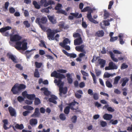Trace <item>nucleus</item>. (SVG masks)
Wrapping results in <instances>:
<instances>
[{"label":"nucleus","instance_id":"obj_1","mask_svg":"<svg viewBox=\"0 0 132 132\" xmlns=\"http://www.w3.org/2000/svg\"><path fill=\"white\" fill-rule=\"evenodd\" d=\"M78 103L76 101L71 102L68 104V106L65 108L64 112L65 114H68L69 113L70 109L75 112H79L81 110L79 109Z\"/></svg>","mask_w":132,"mask_h":132},{"label":"nucleus","instance_id":"obj_2","mask_svg":"<svg viewBox=\"0 0 132 132\" xmlns=\"http://www.w3.org/2000/svg\"><path fill=\"white\" fill-rule=\"evenodd\" d=\"M87 11H88V13L87 14V18L89 21L94 24L98 23V22L93 19L92 17L91 13L93 12V10L89 6H87L81 10V12H82Z\"/></svg>","mask_w":132,"mask_h":132},{"label":"nucleus","instance_id":"obj_3","mask_svg":"<svg viewBox=\"0 0 132 132\" xmlns=\"http://www.w3.org/2000/svg\"><path fill=\"white\" fill-rule=\"evenodd\" d=\"M26 88V86L22 84H15L12 87L11 91L14 94H18L21 90L25 89Z\"/></svg>","mask_w":132,"mask_h":132},{"label":"nucleus","instance_id":"obj_4","mask_svg":"<svg viewBox=\"0 0 132 132\" xmlns=\"http://www.w3.org/2000/svg\"><path fill=\"white\" fill-rule=\"evenodd\" d=\"M47 21V19L46 17H43L40 19V18H36L35 22L37 23L40 27L44 31L46 30V28L43 25V24H45Z\"/></svg>","mask_w":132,"mask_h":132},{"label":"nucleus","instance_id":"obj_5","mask_svg":"<svg viewBox=\"0 0 132 132\" xmlns=\"http://www.w3.org/2000/svg\"><path fill=\"white\" fill-rule=\"evenodd\" d=\"M60 31V30L58 29L52 30L51 29L49 28L46 31L47 37L49 40L51 39L52 40H54L55 34Z\"/></svg>","mask_w":132,"mask_h":132},{"label":"nucleus","instance_id":"obj_6","mask_svg":"<svg viewBox=\"0 0 132 132\" xmlns=\"http://www.w3.org/2000/svg\"><path fill=\"white\" fill-rule=\"evenodd\" d=\"M51 76L54 77L56 78L59 79L57 82L58 85H59L61 83V80L65 78V76L64 75L57 73L56 71H54L51 73Z\"/></svg>","mask_w":132,"mask_h":132},{"label":"nucleus","instance_id":"obj_7","mask_svg":"<svg viewBox=\"0 0 132 132\" xmlns=\"http://www.w3.org/2000/svg\"><path fill=\"white\" fill-rule=\"evenodd\" d=\"M70 41L68 38H65L63 41V43H60L59 45L62 47L64 48L67 50H70V46L68 45H66L68 43L70 44Z\"/></svg>","mask_w":132,"mask_h":132},{"label":"nucleus","instance_id":"obj_8","mask_svg":"<svg viewBox=\"0 0 132 132\" xmlns=\"http://www.w3.org/2000/svg\"><path fill=\"white\" fill-rule=\"evenodd\" d=\"M11 29V27L9 26L5 27H3L0 29V32L2 33L3 36H8L9 35V33L8 32L6 31Z\"/></svg>","mask_w":132,"mask_h":132},{"label":"nucleus","instance_id":"obj_9","mask_svg":"<svg viewBox=\"0 0 132 132\" xmlns=\"http://www.w3.org/2000/svg\"><path fill=\"white\" fill-rule=\"evenodd\" d=\"M118 68V67L116 65V64L112 62H110L108 66L105 67V69L106 70L116 69Z\"/></svg>","mask_w":132,"mask_h":132},{"label":"nucleus","instance_id":"obj_10","mask_svg":"<svg viewBox=\"0 0 132 132\" xmlns=\"http://www.w3.org/2000/svg\"><path fill=\"white\" fill-rule=\"evenodd\" d=\"M21 38L22 37L17 34L11 36H10V40L12 42H17L20 40Z\"/></svg>","mask_w":132,"mask_h":132},{"label":"nucleus","instance_id":"obj_11","mask_svg":"<svg viewBox=\"0 0 132 132\" xmlns=\"http://www.w3.org/2000/svg\"><path fill=\"white\" fill-rule=\"evenodd\" d=\"M27 39H23L22 41H18L16 42L15 44L14 45L15 48L18 50H20L21 45L22 42H24L27 41Z\"/></svg>","mask_w":132,"mask_h":132},{"label":"nucleus","instance_id":"obj_12","mask_svg":"<svg viewBox=\"0 0 132 132\" xmlns=\"http://www.w3.org/2000/svg\"><path fill=\"white\" fill-rule=\"evenodd\" d=\"M63 84L62 83H61L59 85V91L61 93H63L64 94H66L67 92V88L65 87L63 88L62 86Z\"/></svg>","mask_w":132,"mask_h":132},{"label":"nucleus","instance_id":"obj_13","mask_svg":"<svg viewBox=\"0 0 132 132\" xmlns=\"http://www.w3.org/2000/svg\"><path fill=\"white\" fill-rule=\"evenodd\" d=\"M51 97L49 98L48 99L49 102L55 104H56L57 102L56 100L57 99V97L54 95H51Z\"/></svg>","mask_w":132,"mask_h":132},{"label":"nucleus","instance_id":"obj_14","mask_svg":"<svg viewBox=\"0 0 132 132\" xmlns=\"http://www.w3.org/2000/svg\"><path fill=\"white\" fill-rule=\"evenodd\" d=\"M62 52L65 55L68 56H69L71 58H75L77 56V55L76 54L73 53H69L64 50H62Z\"/></svg>","mask_w":132,"mask_h":132},{"label":"nucleus","instance_id":"obj_15","mask_svg":"<svg viewBox=\"0 0 132 132\" xmlns=\"http://www.w3.org/2000/svg\"><path fill=\"white\" fill-rule=\"evenodd\" d=\"M54 9L55 10H57L56 12L57 13H61L64 14L65 15H67V13L65 11L61 9V8H59L58 7H57V5L55 7Z\"/></svg>","mask_w":132,"mask_h":132},{"label":"nucleus","instance_id":"obj_16","mask_svg":"<svg viewBox=\"0 0 132 132\" xmlns=\"http://www.w3.org/2000/svg\"><path fill=\"white\" fill-rule=\"evenodd\" d=\"M40 114L39 112V109L38 108H36L35 109V111L34 113L31 116L32 117L35 118L38 117Z\"/></svg>","mask_w":132,"mask_h":132},{"label":"nucleus","instance_id":"obj_17","mask_svg":"<svg viewBox=\"0 0 132 132\" xmlns=\"http://www.w3.org/2000/svg\"><path fill=\"white\" fill-rule=\"evenodd\" d=\"M8 109L9 112L11 116H16V112L15 109L11 106H9L8 108Z\"/></svg>","mask_w":132,"mask_h":132},{"label":"nucleus","instance_id":"obj_18","mask_svg":"<svg viewBox=\"0 0 132 132\" xmlns=\"http://www.w3.org/2000/svg\"><path fill=\"white\" fill-rule=\"evenodd\" d=\"M37 120L35 118H32L29 120L30 124L32 127L36 126L37 123Z\"/></svg>","mask_w":132,"mask_h":132},{"label":"nucleus","instance_id":"obj_19","mask_svg":"<svg viewBox=\"0 0 132 132\" xmlns=\"http://www.w3.org/2000/svg\"><path fill=\"white\" fill-rule=\"evenodd\" d=\"M65 23L63 21L60 22L58 24L60 28H63L64 29H67L69 28V26L67 25H65Z\"/></svg>","mask_w":132,"mask_h":132},{"label":"nucleus","instance_id":"obj_20","mask_svg":"<svg viewBox=\"0 0 132 132\" xmlns=\"http://www.w3.org/2000/svg\"><path fill=\"white\" fill-rule=\"evenodd\" d=\"M82 42L81 37H80L74 40V44L75 45H80L82 43Z\"/></svg>","mask_w":132,"mask_h":132},{"label":"nucleus","instance_id":"obj_21","mask_svg":"<svg viewBox=\"0 0 132 132\" xmlns=\"http://www.w3.org/2000/svg\"><path fill=\"white\" fill-rule=\"evenodd\" d=\"M98 63L100 65V67L101 68H103L106 63V61L102 59H99L98 60Z\"/></svg>","mask_w":132,"mask_h":132},{"label":"nucleus","instance_id":"obj_22","mask_svg":"<svg viewBox=\"0 0 132 132\" xmlns=\"http://www.w3.org/2000/svg\"><path fill=\"white\" fill-rule=\"evenodd\" d=\"M27 42V41H25L23 42H22L21 45L22 46H21V47L20 48V50H22L24 51L27 49V45L28 43Z\"/></svg>","mask_w":132,"mask_h":132},{"label":"nucleus","instance_id":"obj_23","mask_svg":"<svg viewBox=\"0 0 132 132\" xmlns=\"http://www.w3.org/2000/svg\"><path fill=\"white\" fill-rule=\"evenodd\" d=\"M112 117V116L111 114H105L103 116V118L106 120H110Z\"/></svg>","mask_w":132,"mask_h":132},{"label":"nucleus","instance_id":"obj_24","mask_svg":"<svg viewBox=\"0 0 132 132\" xmlns=\"http://www.w3.org/2000/svg\"><path fill=\"white\" fill-rule=\"evenodd\" d=\"M104 34V32L103 30H99L97 31L95 34V36L98 37H102Z\"/></svg>","mask_w":132,"mask_h":132},{"label":"nucleus","instance_id":"obj_25","mask_svg":"<svg viewBox=\"0 0 132 132\" xmlns=\"http://www.w3.org/2000/svg\"><path fill=\"white\" fill-rule=\"evenodd\" d=\"M47 17L50 21L51 22L52 24H54L56 23V20L54 19L53 16L48 15Z\"/></svg>","mask_w":132,"mask_h":132},{"label":"nucleus","instance_id":"obj_26","mask_svg":"<svg viewBox=\"0 0 132 132\" xmlns=\"http://www.w3.org/2000/svg\"><path fill=\"white\" fill-rule=\"evenodd\" d=\"M109 53L110 55L111 59L113 61L116 62H117L118 61V59L114 57V55L112 52L111 51H109Z\"/></svg>","mask_w":132,"mask_h":132},{"label":"nucleus","instance_id":"obj_27","mask_svg":"<svg viewBox=\"0 0 132 132\" xmlns=\"http://www.w3.org/2000/svg\"><path fill=\"white\" fill-rule=\"evenodd\" d=\"M3 122L4 123L3 127L5 130H7L9 129L10 127H8L6 126V125L8 124V121L7 119H5L3 120Z\"/></svg>","mask_w":132,"mask_h":132},{"label":"nucleus","instance_id":"obj_28","mask_svg":"<svg viewBox=\"0 0 132 132\" xmlns=\"http://www.w3.org/2000/svg\"><path fill=\"white\" fill-rule=\"evenodd\" d=\"M121 81H123V82L121 84V86L123 87L126 85V83L129 81V79L127 77L123 78L121 79Z\"/></svg>","mask_w":132,"mask_h":132},{"label":"nucleus","instance_id":"obj_29","mask_svg":"<svg viewBox=\"0 0 132 132\" xmlns=\"http://www.w3.org/2000/svg\"><path fill=\"white\" fill-rule=\"evenodd\" d=\"M66 77H67V79L68 81V82L69 84H71L72 83L73 80L71 77V75L69 73H68L66 75Z\"/></svg>","mask_w":132,"mask_h":132},{"label":"nucleus","instance_id":"obj_30","mask_svg":"<svg viewBox=\"0 0 132 132\" xmlns=\"http://www.w3.org/2000/svg\"><path fill=\"white\" fill-rule=\"evenodd\" d=\"M35 95L34 94H29L27 95V98L30 100H33L35 98Z\"/></svg>","mask_w":132,"mask_h":132},{"label":"nucleus","instance_id":"obj_31","mask_svg":"<svg viewBox=\"0 0 132 132\" xmlns=\"http://www.w3.org/2000/svg\"><path fill=\"white\" fill-rule=\"evenodd\" d=\"M84 45H82L80 46H76L75 47V49L77 51L81 52L83 48H84Z\"/></svg>","mask_w":132,"mask_h":132},{"label":"nucleus","instance_id":"obj_32","mask_svg":"<svg viewBox=\"0 0 132 132\" xmlns=\"http://www.w3.org/2000/svg\"><path fill=\"white\" fill-rule=\"evenodd\" d=\"M33 4L34 5L35 7L37 9H39L40 8V5L36 1H34L32 2Z\"/></svg>","mask_w":132,"mask_h":132},{"label":"nucleus","instance_id":"obj_33","mask_svg":"<svg viewBox=\"0 0 132 132\" xmlns=\"http://www.w3.org/2000/svg\"><path fill=\"white\" fill-rule=\"evenodd\" d=\"M15 127L16 128L20 130H22L24 128V126L22 124L20 125L18 124H16L15 125Z\"/></svg>","mask_w":132,"mask_h":132},{"label":"nucleus","instance_id":"obj_34","mask_svg":"<svg viewBox=\"0 0 132 132\" xmlns=\"http://www.w3.org/2000/svg\"><path fill=\"white\" fill-rule=\"evenodd\" d=\"M118 37H119V40L120 42V44L122 45L124 43V41L123 40L122 38L123 37V35H122L121 34H119L118 35Z\"/></svg>","mask_w":132,"mask_h":132},{"label":"nucleus","instance_id":"obj_35","mask_svg":"<svg viewBox=\"0 0 132 132\" xmlns=\"http://www.w3.org/2000/svg\"><path fill=\"white\" fill-rule=\"evenodd\" d=\"M121 77L120 76H118L116 77L114 79V81L113 84L116 85L118 83L119 81L121 78Z\"/></svg>","mask_w":132,"mask_h":132},{"label":"nucleus","instance_id":"obj_36","mask_svg":"<svg viewBox=\"0 0 132 132\" xmlns=\"http://www.w3.org/2000/svg\"><path fill=\"white\" fill-rule=\"evenodd\" d=\"M23 109L29 110H32L34 109V108L31 106L28 105L24 106H23Z\"/></svg>","mask_w":132,"mask_h":132},{"label":"nucleus","instance_id":"obj_37","mask_svg":"<svg viewBox=\"0 0 132 132\" xmlns=\"http://www.w3.org/2000/svg\"><path fill=\"white\" fill-rule=\"evenodd\" d=\"M41 103L39 99L37 97L35 98L34 104L35 105H38Z\"/></svg>","mask_w":132,"mask_h":132},{"label":"nucleus","instance_id":"obj_38","mask_svg":"<svg viewBox=\"0 0 132 132\" xmlns=\"http://www.w3.org/2000/svg\"><path fill=\"white\" fill-rule=\"evenodd\" d=\"M8 55L9 58L13 62L16 63V59L15 58L14 56L11 54H8Z\"/></svg>","mask_w":132,"mask_h":132},{"label":"nucleus","instance_id":"obj_39","mask_svg":"<svg viewBox=\"0 0 132 132\" xmlns=\"http://www.w3.org/2000/svg\"><path fill=\"white\" fill-rule=\"evenodd\" d=\"M110 14L109 12H108L106 10L104 11V14L103 16L104 19H106L108 18Z\"/></svg>","mask_w":132,"mask_h":132},{"label":"nucleus","instance_id":"obj_40","mask_svg":"<svg viewBox=\"0 0 132 132\" xmlns=\"http://www.w3.org/2000/svg\"><path fill=\"white\" fill-rule=\"evenodd\" d=\"M34 76L36 78H39L40 77V74L37 69H36L34 73Z\"/></svg>","mask_w":132,"mask_h":132},{"label":"nucleus","instance_id":"obj_41","mask_svg":"<svg viewBox=\"0 0 132 132\" xmlns=\"http://www.w3.org/2000/svg\"><path fill=\"white\" fill-rule=\"evenodd\" d=\"M23 24L25 26V27L26 28H29L30 26V24L29 23L28 21H25L23 22Z\"/></svg>","mask_w":132,"mask_h":132},{"label":"nucleus","instance_id":"obj_42","mask_svg":"<svg viewBox=\"0 0 132 132\" xmlns=\"http://www.w3.org/2000/svg\"><path fill=\"white\" fill-rule=\"evenodd\" d=\"M77 117L76 116H74L71 118L72 122L73 123H75L77 120Z\"/></svg>","mask_w":132,"mask_h":132},{"label":"nucleus","instance_id":"obj_43","mask_svg":"<svg viewBox=\"0 0 132 132\" xmlns=\"http://www.w3.org/2000/svg\"><path fill=\"white\" fill-rule=\"evenodd\" d=\"M105 84L106 86L109 88H111L112 86V84L109 80H107Z\"/></svg>","mask_w":132,"mask_h":132},{"label":"nucleus","instance_id":"obj_44","mask_svg":"<svg viewBox=\"0 0 132 132\" xmlns=\"http://www.w3.org/2000/svg\"><path fill=\"white\" fill-rule=\"evenodd\" d=\"M10 13L11 14L14 13L15 11V9L13 7H10L9 9Z\"/></svg>","mask_w":132,"mask_h":132},{"label":"nucleus","instance_id":"obj_45","mask_svg":"<svg viewBox=\"0 0 132 132\" xmlns=\"http://www.w3.org/2000/svg\"><path fill=\"white\" fill-rule=\"evenodd\" d=\"M100 125L103 127H104L106 126L107 125V123L105 121H100Z\"/></svg>","mask_w":132,"mask_h":132},{"label":"nucleus","instance_id":"obj_46","mask_svg":"<svg viewBox=\"0 0 132 132\" xmlns=\"http://www.w3.org/2000/svg\"><path fill=\"white\" fill-rule=\"evenodd\" d=\"M40 42L41 43L39 44V45L41 47H42V45H43V46L44 47H45V48H47V47L45 45L44 42L43 40H41L40 41Z\"/></svg>","mask_w":132,"mask_h":132},{"label":"nucleus","instance_id":"obj_47","mask_svg":"<svg viewBox=\"0 0 132 132\" xmlns=\"http://www.w3.org/2000/svg\"><path fill=\"white\" fill-rule=\"evenodd\" d=\"M113 3L114 1L112 0L110 1L108 7V9H111L112 6L113 5Z\"/></svg>","mask_w":132,"mask_h":132},{"label":"nucleus","instance_id":"obj_48","mask_svg":"<svg viewBox=\"0 0 132 132\" xmlns=\"http://www.w3.org/2000/svg\"><path fill=\"white\" fill-rule=\"evenodd\" d=\"M35 64L36 67L37 68H39L41 67L42 64L41 63H38L37 62H35Z\"/></svg>","mask_w":132,"mask_h":132},{"label":"nucleus","instance_id":"obj_49","mask_svg":"<svg viewBox=\"0 0 132 132\" xmlns=\"http://www.w3.org/2000/svg\"><path fill=\"white\" fill-rule=\"evenodd\" d=\"M83 18H82V26L84 28H86L87 27V25L85 22L83 21Z\"/></svg>","mask_w":132,"mask_h":132},{"label":"nucleus","instance_id":"obj_50","mask_svg":"<svg viewBox=\"0 0 132 132\" xmlns=\"http://www.w3.org/2000/svg\"><path fill=\"white\" fill-rule=\"evenodd\" d=\"M59 117L60 119L62 120H64L66 119L65 117L63 114H60L59 116Z\"/></svg>","mask_w":132,"mask_h":132},{"label":"nucleus","instance_id":"obj_51","mask_svg":"<svg viewBox=\"0 0 132 132\" xmlns=\"http://www.w3.org/2000/svg\"><path fill=\"white\" fill-rule=\"evenodd\" d=\"M73 37L75 38L78 37V38L81 37L80 34L78 33H76L73 34Z\"/></svg>","mask_w":132,"mask_h":132},{"label":"nucleus","instance_id":"obj_52","mask_svg":"<svg viewBox=\"0 0 132 132\" xmlns=\"http://www.w3.org/2000/svg\"><path fill=\"white\" fill-rule=\"evenodd\" d=\"M70 14L73 17H74L76 18H77V17L78 16L79 13H71Z\"/></svg>","mask_w":132,"mask_h":132},{"label":"nucleus","instance_id":"obj_53","mask_svg":"<svg viewBox=\"0 0 132 132\" xmlns=\"http://www.w3.org/2000/svg\"><path fill=\"white\" fill-rule=\"evenodd\" d=\"M93 97L94 100H97L98 99V94L96 93H94L93 94Z\"/></svg>","mask_w":132,"mask_h":132},{"label":"nucleus","instance_id":"obj_54","mask_svg":"<svg viewBox=\"0 0 132 132\" xmlns=\"http://www.w3.org/2000/svg\"><path fill=\"white\" fill-rule=\"evenodd\" d=\"M112 75L108 73H105L103 77L104 78H109L110 76H111Z\"/></svg>","mask_w":132,"mask_h":132},{"label":"nucleus","instance_id":"obj_55","mask_svg":"<svg viewBox=\"0 0 132 132\" xmlns=\"http://www.w3.org/2000/svg\"><path fill=\"white\" fill-rule=\"evenodd\" d=\"M122 90L123 91L122 92L123 94L125 96H126L127 94V89L126 88H124L123 89H122Z\"/></svg>","mask_w":132,"mask_h":132},{"label":"nucleus","instance_id":"obj_56","mask_svg":"<svg viewBox=\"0 0 132 132\" xmlns=\"http://www.w3.org/2000/svg\"><path fill=\"white\" fill-rule=\"evenodd\" d=\"M118 38V37L117 36H116L111 37L110 38V41L111 42H113L116 40H117Z\"/></svg>","mask_w":132,"mask_h":132},{"label":"nucleus","instance_id":"obj_57","mask_svg":"<svg viewBox=\"0 0 132 132\" xmlns=\"http://www.w3.org/2000/svg\"><path fill=\"white\" fill-rule=\"evenodd\" d=\"M80 72L83 76L86 77H88V74L84 71L81 70L80 71Z\"/></svg>","mask_w":132,"mask_h":132},{"label":"nucleus","instance_id":"obj_58","mask_svg":"<svg viewBox=\"0 0 132 132\" xmlns=\"http://www.w3.org/2000/svg\"><path fill=\"white\" fill-rule=\"evenodd\" d=\"M41 11L42 12H45L46 13H49V11L47 8H45L41 10Z\"/></svg>","mask_w":132,"mask_h":132},{"label":"nucleus","instance_id":"obj_59","mask_svg":"<svg viewBox=\"0 0 132 132\" xmlns=\"http://www.w3.org/2000/svg\"><path fill=\"white\" fill-rule=\"evenodd\" d=\"M30 112L28 110L25 111L24 112H23L22 113L23 115L24 116H26L28 115V114L30 113Z\"/></svg>","mask_w":132,"mask_h":132},{"label":"nucleus","instance_id":"obj_60","mask_svg":"<svg viewBox=\"0 0 132 132\" xmlns=\"http://www.w3.org/2000/svg\"><path fill=\"white\" fill-rule=\"evenodd\" d=\"M44 93L45 95L47 96H48L50 94V92L47 89L46 90L44 91Z\"/></svg>","mask_w":132,"mask_h":132},{"label":"nucleus","instance_id":"obj_61","mask_svg":"<svg viewBox=\"0 0 132 132\" xmlns=\"http://www.w3.org/2000/svg\"><path fill=\"white\" fill-rule=\"evenodd\" d=\"M15 67L21 70H22L23 69V67L21 66L20 64H16L15 65Z\"/></svg>","mask_w":132,"mask_h":132},{"label":"nucleus","instance_id":"obj_62","mask_svg":"<svg viewBox=\"0 0 132 132\" xmlns=\"http://www.w3.org/2000/svg\"><path fill=\"white\" fill-rule=\"evenodd\" d=\"M128 65L126 64L125 63L122 64L121 66V69H124L128 68Z\"/></svg>","mask_w":132,"mask_h":132},{"label":"nucleus","instance_id":"obj_63","mask_svg":"<svg viewBox=\"0 0 132 132\" xmlns=\"http://www.w3.org/2000/svg\"><path fill=\"white\" fill-rule=\"evenodd\" d=\"M57 71L60 73H66L67 71L65 70L61 69L58 70Z\"/></svg>","mask_w":132,"mask_h":132},{"label":"nucleus","instance_id":"obj_64","mask_svg":"<svg viewBox=\"0 0 132 132\" xmlns=\"http://www.w3.org/2000/svg\"><path fill=\"white\" fill-rule=\"evenodd\" d=\"M17 100L19 102H21L24 100V98L22 97L19 96L18 97Z\"/></svg>","mask_w":132,"mask_h":132}]
</instances>
